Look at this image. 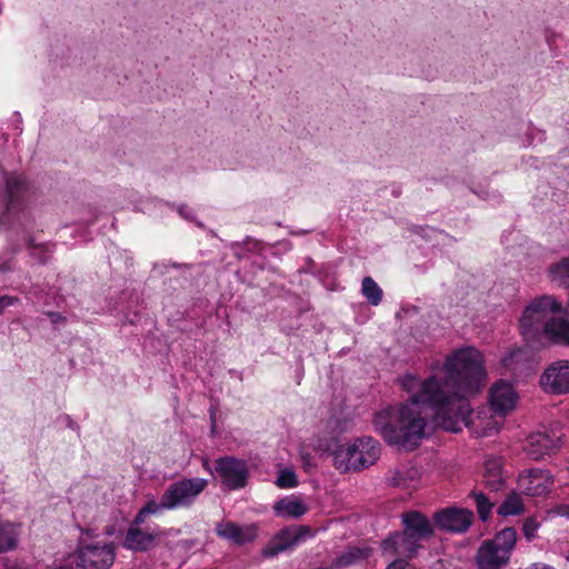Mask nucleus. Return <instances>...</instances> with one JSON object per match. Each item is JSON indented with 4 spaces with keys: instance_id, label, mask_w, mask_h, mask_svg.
<instances>
[{
    "instance_id": "f257e3e1",
    "label": "nucleus",
    "mask_w": 569,
    "mask_h": 569,
    "mask_svg": "<svg viewBox=\"0 0 569 569\" xmlns=\"http://www.w3.org/2000/svg\"><path fill=\"white\" fill-rule=\"evenodd\" d=\"M443 372V378L432 376L422 382L412 375L399 379L406 391L419 390L406 403L376 413L375 429L389 445L411 451L421 443L427 406L433 411L435 423L447 431L458 432L462 425H469V398L481 391L487 378L482 355L473 347L453 350L446 358Z\"/></svg>"
},
{
    "instance_id": "f03ea898",
    "label": "nucleus",
    "mask_w": 569,
    "mask_h": 569,
    "mask_svg": "<svg viewBox=\"0 0 569 569\" xmlns=\"http://www.w3.org/2000/svg\"><path fill=\"white\" fill-rule=\"evenodd\" d=\"M562 312V303L555 296L542 295L532 299L519 319V329L528 343H539L547 325Z\"/></svg>"
},
{
    "instance_id": "7ed1b4c3",
    "label": "nucleus",
    "mask_w": 569,
    "mask_h": 569,
    "mask_svg": "<svg viewBox=\"0 0 569 569\" xmlns=\"http://www.w3.org/2000/svg\"><path fill=\"white\" fill-rule=\"evenodd\" d=\"M28 192V182L21 174L6 176L4 189L0 199L4 203V210L0 214V227L3 228H27L30 216L26 210L23 201Z\"/></svg>"
},
{
    "instance_id": "20e7f679",
    "label": "nucleus",
    "mask_w": 569,
    "mask_h": 569,
    "mask_svg": "<svg viewBox=\"0 0 569 569\" xmlns=\"http://www.w3.org/2000/svg\"><path fill=\"white\" fill-rule=\"evenodd\" d=\"M380 456V446L371 437L359 438L351 445H336L333 465L341 472L360 471L372 466Z\"/></svg>"
},
{
    "instance_id": "39448f33",
    "label": "nucleus",
    "mask_w": 569,
    "mask_h": 569,
    "mask_svg": "<svg viewBox=\"0 0 569 569\" xmlns=\"http://www.w3.org/2000/svg\"><path fill=\"white\" fill-rule=\"evenodd\" d=\"M203 478H183L170 483L164 490L166 501L171 510L190 507L206 489Z\"/></svg>"
},
{
    "instance_id": "423d86ee",
    "label": "nucleus",
    "mask_w": 569,
    "mask_h": 569,
    "mask_svg": "<svg viewBox=\"0 0 569 569\" xmlns=\"http://www.w3.org/2000/svg\"><path fill=\"white\" fill-rule=\"evenodd\" d=\"M112 543L79 545L76 551V569H109L114 561Z\"/></svg>"
},
{
    "instance_id": "0eeeda50",
    "label": "nucleus",
    "mask_w": 569,
    "mask_h": 569,
    "mask_svg": "<svg viewBox=\"0 0 569 569\" xmlns=\"http://www.w3.org/2000/svg\"><path fill=\"white\" fill-rule=\"evenodd\" d=\"M214 470L229 490H238L247 485L249 477L248 463L232 456L216 460Z\"/></svg>"
},
{
    "instance_id": "6e6552de",
    "label": "nucleus",
    "mask_w": 569,
    "mask_h": 569,
    "mask_svg": "<svg viewBox=\"0 0 569 569\" xmlns=\"http://www.w3.org/2000/svg\"><path fill=\"white\" fill-rule=\"evenodd\" d=\"M562 437L563 433L558 426L551 427L549 430L533 432L527 439L525 451L533 460L543 459L560 448Z\"/></svg>"
},
{
    "instance_id": "1a4fd4ad",
    "label": "nucleus",
    "mask_w": 569,
    "mask_h": 569,
    "mask_svg": "<svg viewBox=\"0 0 569 569\" xmlns=\"http://www.w3.org/2000/svg\"><path fill=\"white\" fill-rule=\"evenodd\" d=\"M540 385L550 395L569 393V361L558 360L549 365L540 377Z\"/></svg>"
},
{
    "instance_id": "9d476101",
    "label": "nucleus",
    "mask_w": 569,
    "mask_h": 569,
    "mask_svg": "<svg viewBox=\"0 0 569 569\" xmlns=\"http://www.w3.org/2000/svg\"><path fill=\"white\" fill-rule=\"evenodd\" d=\"M433 519L441 530L465 532L472 523L473 513L469 509L452 507L436 512Z\"/></svg>"
},
{
    "instance_id": "9b49d317",
    "label": "nucleus",
    "mask_w": 569,
    "mask_h": 569,
    "mask_svg": "<svg viewBox=\"0 0 569 569\" xmlns=\"http://www.w3.org/2000/svg\"><path fill=\"white\" fill-rule=\"evenodd\" d=\"M420 548L421 543L416 541V539L407 535L403 530L391 532L381 541L383 553L398 556L406 560L413 558Z\"/></svg>"
},
{
    "instance_id": "f8f14e48",
    "label": "nucleus",
    "mask_w": 569,
    "mask_h": 569,
    "mask_svg": "<svg viewBox=\"0 0 569 569\" xmlns=\"http://www.w3.org/2000/svg\"><path fill=\"white\" fill-rule=\"evenodd\" d=\"M516 392L506 381L496 382L489 392L490 409L495 415L505 416L516 405Z\"/></svg>"
},
{
    "instance_id": "ddd939ff",
    "label": "nucleus",
    "mask_w": 569,
    "mask_h": 569,
    "mask_svg": "<svg viewBox=\"0 0 569 569\" xmlns=\"http://www.w3.org/2000/svg\"><path fill=\"white\" fill-rule=\"evenodd\" d=\"M551 477L548 471L542 469H530L527 473L518 478L519 489L527 496H542L549 490Z\"/></svg>"
},
{
    "instance_id": "4468645a",
    "label": "nucleus",
    "mask_w": 569,
    "mask_h": 569,
    "mask_svg": "<svg viewBox=\"0 0 569 569\" xmlns=\"http://www.w3.org/2000/svg\"><path fill=\"white\" fill-rule=\"evenodd\" d=\"M401 520L403 531L416 539L419 543H421L422 540L430 538L433 533V528L429 519L419 511L412 510L403 512L401 515Z\"/></svg>"
},
{
    "instance_id": "2eb2a0df",
    "label": "nucleus",
    "mask_w": 569,
    "mask_h": 569,
    "mask_svg": "<svg viewBox=\"0 0 569 569\" xmlns=\"http://www.w3.org/2000/svg\"><path fill=\"white\" fill-rule=\"evenodd\" d=\"M141 525L136 523V518L131 522L123 541V547L128 550L147 551L153 545L157 535L141 529Z\"/></svg>"
},
{
    "instance_id": "dca6fc26",
    "label": "nucleus",
    "mask_w": 569,
    "mask_h": 569,
    "mask_svg": "<svg viewBox=\"0 0 569 569\" xmlns=\"http://www.w3.org/2000/svg\"><path fill=\"white\" fill-rule=\"evenodd\" d=\"M301 539V533L291 529H281L262 550V555L267 558L274 557L291 547L296 546Z\"/></svg>"
},
{
    "instance_id": "f3484780",
    "label": "nucleus",
    "mask_w": 569,
    "mask_h": 569,
    "mask_svg": "<svg viewBox=\"0 0 569 569\" xmlns=\"http://www.w3.org/2000/svg\"><path fill=\"white\" fill-rule=\"evenodd\" d=\"M505 551H499L487 541H483L477 551L476 563L478 569H501L509 562Z\"/></svg>"
},
{
    "instance_id": "a211bd4d",
    "label": "nucleus",
    "mask_w": 569,
    "mask_h": 569,
    "mask_svg": "<svg viewBox=\"0 0 569 569\" xmlns=\"http://www.w3.org/2000/svg\"><path fill=\"white\" fill-rule=\"evenodd\" d=\"M309 507L297 496L284 497L273 505V511L278 517L298 519L302 517Z\"/></svg>"
},
{
    "instance_id": "6ab92c4d",
    "label": "nucleus",
    "mask_w": 569,
    "mask_h": 569,
    "mask_svg": "<svg viewBox=\"0 0 569 569\" xmlns=\"http://www.w3.org/2000/svg\"><path fill=\"white\" fill-rule=\"evenodd\" d=\"M542 338H546L551 345L569 347V320L556 317L547 325Z\"/></svg>"
},
{
    "instance_id": "aec40b11",
    "label": "nucleus",
    "mask_w": 569,
    "mask_h": 569,
    "mask_svg": "<svg viewBox=\"0 0 569 569\" xmlns=\"http://www.w3.org/2000/svg\"><path fill=\"white\" fill-rule=\"evenodd\" d=\"M483 483L491 492H498L505 487L500 459L485 461Z\"/></svg>"
},
{
    "instance_id": "412c9836",
    "label": "nucleus",
    "mask_w": 569,
    "mask_h": 569,
    "mask_svg": "<svg viewBox=\"0 0 569 569\" xmlns=\"http://www.w3.org/2000/svg\"><path fill=\"white\" fill-rule=\"evenodd\" d=\"M217 533L224 539L232 540L237 543H244L254 538L252 528H243L234 522L221 523L217 528Z\"/></svg>"
},
{
    "instance_id": "4be33fe9",
    "label": "nucleus",
    "mask_w": 569,
    "mask_h": 569,
    "mask_svg": "<svg viewBox=\"0 0 569 569\" xmlns=\"http://www.w3.org/2000/svg\"><path fill=\"white\" fill-rule=\"evenodd\" d=\"M372 549L371 548H358L352 547L349 548L347 551L338 556L332 561V568L340 569L345 567H349L352 565L358 563L361 560H365L371 556Z\"/></svg>"
},
{
    "instance_id": "5701e85b",
    "label": "nucleus",
    "mask_w": 569,
    "mask_h": 569,
    "mask_svg": "<svg viewBox=\"0 0 569 569\" xmlns=\"http://www.w3.org/2000/svg\"><path fill=\"white\" fill-rule=\"evenodd\" d=\"M418 470L413 467L401 466L395 470H391L387 477V481L392 487L408 489L411 483L416 480Z\"/></svg>"
},
{
    "instance_id": "b1692460",
    "label": "nucleus",
    "mask_w": 569,
    "mask_h": 569,
    "mask_svg": "<svg viewBox=\"0 0 569 569\" xmlns=\"http://www.w3.org/2000/svg\"><path fill=\"white\" fill-rule=\"evenodd\" d=\"M486 541L499 551H505L510 558L517 542V531L512 527H507L500 530L493 539Z\"/></svg>"
},
{
    "instance_id": "393cba45",
    "label": "nucleus",
    "mask_w": 569,
    "mask_h": 569,
    "mask_svg": "<svg viewBox=\"0 0 569 569\" xmlns=\"http://www.w3.org/2000/svg\"><path fill=\"white\" fill-rule=\"evenodd\" d=\"M18 527L9 521L0 520V553L13 550L18 546Z\"/></svg>"
},
{
    "instance_id": "a878e982",
    "label": "nucleus",
    "mask_w": 569,
    "mask_h": 569,
    "mask_svg": "<svg viewBox=\"0 0 569 569\" xmlns=\"http://www.w3.org/2000/svg\"><path fill=\"white\" fill-rule=\"evenodd\" d=\"M164 510H171L166 501V495L162 493L160 501L149 500L136 515V523H143L146 518L150 515H158Z\"/></svg>"
},
{
    "instance_id": "bb28decb",
    "label": "nucleus",
    "mask_w": 569,
    "mask_h": 569,
    "mask_svg": "<svg viewBox=\"0 0 569 569\" xmlns=\"http://www.w3.org/2000/svg\"><path fill=\"white\" fill-rule=\"evenodd\" d=\"M523 511V502L521 497L516 493H509L502 503L498 507L497 512L500 516H516Z\"/></svg>"
},
{
    "instance_id": "cd10ccee",
    "label": "nucleus",
    "mask_w": 569,
    "mask_h": 569,
    "mask_svg": "<svg viewBox=\"0 0 569 569\" xmlns=\"http://www.w3.org/2000/svg\"><path fill=\"white\" fill-rule=\"evenodd\" d=\"M469 497L473 499L477 508V512L479 518L482 521H487L492 508L495 506V502L490 500L482 491L472 490L469 493Z\"/></svg>"
},
{
    "instance_id": "c85d7f7f",
    "label": "nucleus",
    "mask_w": 569,
    "mask_h": 569,
    "mask_svg": "<svg viewBox=\"0 0 569 569\" xmlns=\"http://www.w3.org/2000/svg\"><path fill=\"white\" fill-rule=\"evenodd\" d=\"M361 292L371 306H378L382 301V290L371 277L363 278Z\"/></svg>"
},
{
    "instance_id": "c756f323",
    "label": "nucleus",
    "mask_w": 569,
    "mask_h": 569,
    "mask_svg": "<svg viewBox=\"0 0 569 569\" xmlns=\"http://www.w3.org/2000/svg\"><path fill=\"white\" fill-rule=\"evenodd\" d=\"M527 359V351L520 347H513L501 357V365L509 370H517Z\"/></svg>"
},
{
    "instance_id": "7c9ffc66",
    "label": "nucleus",
    "mask_w": 569,
    "mask_h": 569,
    "mask_svg": "<svg viewBox=\"0 0 569 569\" xmlns=\"http://www.w3.org/2000/svg\"><path fill=\"white\" fill-rule=\"evenodd\" d=\"M550 278L558 286L569 288V259L552 264L550 267Z\"/></svg>"
},
{
    "instance_id": "2f4dec72",
    "label": "nucleus",
    "mask_w": 569,
    "mask_h": 569,
    "mask_svg": "<svg viewBox=\"0 0 569 569\" xmlns=\"http://www.w3.org/2000/svg\"><path fill=\"white\" fill-rule=\"evenodd\" d=\"M274 483L279 488H283V489L295 488L298 486L297 475L291 469H288V468L281 469L279 471V475H278Z\"/></svg>"
},
{
    "instance_id": "473e14b6",
    "label": "nucleus",
    "mask_w": 569,
    "mask_h": 569,
    "mask_svg": "<svg viewBox=\"0 0 569 569\" xmlns=\"http://www.w3.org/2000/svg\"><path fill=\"white\" fill-rule=\"evenodd\" d=\"M540 527V522L535 517H529L523 521L522 532L528 541L536 537V532Z\"/></svg>"
},
{
    "instance_id": "72a5a7b5",
    "label": "nucleus",
    "mask_w": 569,
    "mask_h": 569,
    "mask_svg": "<svg viewBox=\"0 0 569 569\" xmlns=\"http://www.w3.org/2000/svg\"><path fill=\"white\" fill-rule=\"evenodd\" d=\"M27 247L31 250V254L32 256H36L37 251H40L39 252V261L41 263H46L47 262V257L44 256V251H46V246L44 244H36L33 239L29 238L27 240Z\"/></svg>"
},
{
    "instance_id": "f704fd0d",
    "label": "nucleus",
    "mask_w": 569,
    "mask_h": 569,
    "mask_svg": "<svg viewBox=\"0 0 569 569\" xmlns=\"http://www.w3.org/2000/svg\"><path fill=\"white\" fill-rule=\"evenodd\" d=\"M386 569H418L415 565L402 558H397Z\"/></svg>"
},
{
    "instance_id": "c9c22d12",
    "label": "nucleus",
    "mask_w": 569,
    "mask_h": 569,
    "mask_svg": "<svg viewBox=\"0 0 569 569\" xmlns=\"http://www.w3.org/2000/svg\"><path fill=\"white\" fill-rule=\"evenodd\" d=\"M19 302V298L13 296H2L0 298V316L4 312V310L13 305Z\"/></svg>"
},
{
    "instance_id": "e433bc0d",
    "label": "nucleus",
    "mask_w": 569,
    "mask_h": 569,
    "mask_svg": "<svg viewBox=\"0 0 569 569\" xmlns=\"http://www.w3.org/2000/svg\"><path fill=\"white\" fill-rule=\"evenodd\" d=\"M46 315L54 326L63 323L66 321V317H63L60 312L48 311L46 312Z\"/></svg>"
},
{
    "instance_id": "4c0bfd02",
    "label": "nucleus",
    "mask_w": 569,
    "mask_h": 569,
    "mask_svg": "<svg viewBox=\"0 0 569 569\" xmlns=\"http://www.w3.org/2000/svg\"><path fill=\"white\" fill-rule=\"evenodd\" d=\"M178 211H179V214L187 220H192L194 218V213H193L192 209H190L188 206L179 207Z\"/></svg>"
},
{
    "instance_id": "58836bf2",
    "label": "nucleus",
    "mask_w": 569,
    "mask_h": 569,
    "mask_svg": "<svg viewBox=\"0 0 569 569\" xmlns=\"http://www.w3.org/2000/svg\"><path fill=\"white\" fill-rule=\"evenodd\" d=\"M471 191L476 194H478L479 197L483 198V199H487L488 197V192L487 191H477L475 189H471Z\"/></svg>"
},
{
    "instance_id": "ea45409f",
    "label": "nucleus",
    "mask_w": 569,
    "mask_h": 569,
    "mask_svg": "<svg viewBox=\"0 0 569 569\" xmlns=\"http://www.w3.org/2000/svg\"><path fill=\"white\" fill-rule=\"evenodd\" d=\"M536 569H538V565H536ZM539 569H556V568L552 566H549V565H541Z\"/></svg>"
},
{
    "instance_id": "a19ab883",
    "label": "nucleus",
    "mask_w": 569,
    "mask_h": 569,
    "mask_svg": "<svg viewBox=\"0 0 569 569\" xmlns=\"http://www.w3.org/2000/svg\"><path fill=\"white\" fill-rule=\"evenodd\" d=\"M69 427H70V428H72V429H78V428H79V427H78V425H77V423H74V422H73V421H71V420L69 421Z\"/></svg>"
},
{
    "instance_id": "79ce46f5",
    "label": "nucleus",
    "mask_w": 569,
    "mask_h": 569,
    "mask_svg": "<svg viewBox=\"0 0 569 569\" xmlns=\"http://www.w3.org/2000/svg\"><path fill=\"white\" fill-rule=\"evenodd\" d=\"M211 420H212V430H214V428H216V421H214L213 415H211Z\"/></svg>"
},
{
    "instance_id": "37998d69",
    "label": "nucleus",
    "mask_w": 569,
    "mask_h": 569,
    "mask_svg": "<svg viewBox=\"0 0 569 569\" xmlns=\"http://www.w3.org/2000/svg\"><path fill=\"white\" fill-rule=\"evenodd\" d=\"M565 557H566V559L569 561V549L566 551Z\"/></svg>"
},
{
    "instance_id": "c03bdc74",
    "label": "nucleus",
    "mask_w": 569,
    "mask_h": 569,
    "mask_svg": "<svg viewBox=\"0 0 569 569\" xmlns=\"http://www.w3.org/2000/svg\"><path fill=\"white\" fill-rule=\"evenodd\" d=\"M301 530H303V531H306V532H308V531H309L308 527H301Z\"/></svg>"
}]
</instances>
